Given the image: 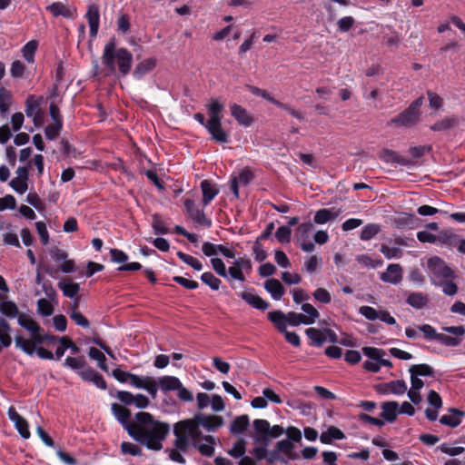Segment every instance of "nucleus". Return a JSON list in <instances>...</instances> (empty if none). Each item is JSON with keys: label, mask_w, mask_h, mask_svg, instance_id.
Segmentation results:
<instances>
[{"label": "nucleus", "mask_w": 465, "mask_h": 465, "mask_svg": "<svg viewBox=\"0 0 465 465\" xmlns=\"http://www.w3.org/2000/svg\"><path fill=\"white\" fill-rule=\"evenodd\" d=\"M25 114L27 117L33 118L35 125H37L42 120L39 104L32 99H27L26 101Z\"/></svg>", "instance_id": "43"}, {"label": "nucleus", "mask_w": 465, "mask_h": 465, "mask_svg": "<svg viewBox=\"0 0 465 465\" xmlns=\"http://www.w3.org/2000/svg\"><path fill=\"white\" fill-rule=\"evenodd\" d=\"M423 104V97L414 100L407 109L390 121V124L409 127L417 124L420 117V108Z\"/></svg>", "instance_id": "8"}, {"label": "nucleus", "mask_w": 465, "mask_h": 465, "mask_svg": "<svg viewBox=\"0 0 465 465\" xmlns=\"http://www.w3.org/2000/svg\"><path fill=\"white\" fill-rule=\"evenodd\" d=\"M223 109V104H221L218 100L213 99L207 104L208 111V120L207 121H219L223 119L222 112Z\"/></svg>", "instance_id": "39"}, {"label": "nucleus", "mask_w": 465, "mask_h": 465, "mask_svg": "<svg viewBox=\"0 0 465 465\" xmlns=\"http://www.w3.org/2000/svg\"><path fill=\"white\" fill-rule=\"evenodd\" d=\"M15 346L22 350L25 353L28 355H34V353H36L39 358L45 359V360H53L54 359V355L52 351L43 348L39 347L36 348V345H38L35 342H33V341L26 340L23 338L22 336L18 335L15 339Z\"/></svg>", "instance_id": "9"}, {"label": "nucleus", "mask_w": 465, "mask_h": 465, "mask_svg": "<svg viewBox=\"0 0 465 465\" xmlns=\"http://www.w3.org/2000/svg\"><path fill=\"white\" fill-rule=\"evenodd\" d=\"M254 429L253 440L256 442L268 443L272 439L281 437L284 432L287 433V440L292 443H300L302 439V431L294 426H289L286 430L281 425L271 426L267 420L256 419L252 422Z\"/></svg>", "instance_id": "2"}, {"label": "nucleus", "mask_w": 465, "mask_h": 465, "mask_svg": "<svg viewBox=\"0 0 465 465\" xmlns=\"http://www.w3.org/2000/svg\"><path fill=\"white\" fill-rule=\"evenodd\" d=\"M359 313L369 321H376L379 317V311L371 306H361Z\"/></svg>", "instance_id": "63"}, {"label": "nucleus", "mask_w": 465, "mask_h": 465, "mask_svg": "<svg viewBox=\"0 0 465 465\" xmlns=\"http://www.w3.org/2000/svg\"><path fill=\"white\" fill-rule=\"evenodd\" d=\"M406 303L415 310H423L428 307L430 298L421 292H411L406 293Z\"/></svg>", "instance_id": "20"}, {"label": "nucleus", "mask_w": 465, "mask_h": 465, "mask_svg": "<svg viewBox=\"0 0 465 465\" xmlns=\"http://www.w3.org/2000/svg\"><path fill=\"white\" fill-rule=\"evenodd\" d=\"M184 207L187 214L195 223L205 228L212 226V220L206 217L203 209H199L195 206L193 200L187 199L184 202Z\"/></svg>", "instance_id": "13"}, {"label": "nucleus", "mask_w": 465, "mask_h": 465, "mask_svg": "<svg viewBox=\"0 0 465 465\" xmlns=\"http://www.w3.org/2000/svg\"><path fill=\"white\" fill-rule=\"evenodd\" d=\"M268 318L280 332L283 333L287 331L289 325L287 313L285 314L282 311H273L268 313Z\"/></svg>", "instance_id": "27"}, {"label": "nucleus", "mask_w": 465, "mask_h": 465, "mask_svg": "<svg viewBox=\"0 0 465 465\" xmlns=\"http://www.w3.org/2000/svg\"><path fill=\"white\" fill-rule=\"evenodd\" d=\"M246 451V443L242 439H239L232 447L231 450H228V454L235 459L241 458L245 454Z\"/></svg>", "instance_id": "58"}, {"label": "nucleus", "mask_w": 465, "mask_h": 465, "mask_svg": "<svg viewBox=\"0 0 465 465\" xmlns=\"http://www.w3.org/2000/svg\"><path fill=\"white\" fill-rule=\"evenodd\" d=\"M102 64L108 74H115L118 69L122 75H126L132 68L133 55L125 48H117L114 40H111L104 47Z\"/></svg>", "instance_id": "3"}, {"label": "nucleus", "mask_w": 465, "mask_h": 465, "mask_svg": "<svg viewBox=\"0 0 465 465\" xmlns=\"http://www.w3.org/2000/svg\"><path fill=\"white\" fill-rule=\"evenodd\" d=\"M201 190L203 193V205L207 206L219 193V190L215 184L208 180L201 183Z\"/></svg>", "instance_id": "24"}, {"label": "nucleus", "mask_w": 465, "mask_h": 465, "mask_svg": "<svg viewBox=\"0 0 465 465\" xmlns=\"http://www.w3.org/2000/svg\"><path fill=\"white\" fill-rule=\"evenodd\" d=\"M418 330L423 334L428 341H436L438 332L434 327L430 324H422L418 326Z\"/></svg>", "instance_id": "64"}, {"label": "nucleus", "mask_w": 465, "mask_h": 465, "mask_svg": "<svg viewBox=\"0 0 465 465\" xmlns=\"http://www.w3.org/2000/svg\"><path fill=\"white\" fill-rule=\"evenodd\" d=\"M250 420L248 415H241L234 419L230 425V430L233 434L242 433L249 426Z\"/></svg>", "instance_id": "44"}, {"label": "nucleus", "mask_w": 465, "mask_h": 465, "mask_svg": "<svg viewBox=\"0 0 465 465\" xmlns=\"http://www.w3.org/2000/svg\"><path fill=\"white\" fill-rule=\"evenodd\" d=\"M47 10L54 16L62 15L66 18H73L74 16V12L60 2L54 3L47 6Z\"/></svg>", "instance_id": "42"}, {"label": "nucleus", "mask_w": 465, "mask_h": 465, "mask_svg": "<svg viewBox=\"0 0 465 465\" xmlns=\"http://www.w3.org/2000/svg\"><path fill=\"white\" fill-rule=\"evenodd\" d=\"M37 312L39 314L47 317L53 314L54 306L50 301L42 298L37 302Z\"/></svg>", "instance_id": "59"}, {"label": "nucleus", "mask_w": 465, "mask_h": 465, "mask_svg": "<svg viewBox=\"0 0 465 465\" xmlns=\"http://www.w3.org/2000/svg\"><path fill=\"white\" fill-rule=\"evenodd\" d=\"M443 331L453 336L444 333H438L436 341L448 347H455L460 344L461 337L465 334V328L462 325L444 327Z\"/></svg>", "instance_id": "10"}, {"label": "nucleus", "mask_w": 465, "mask_h": 465, "mask_svg": "<svg viewBox=\"0 0 465 465\" xmlns=\"http://www.w3.org/2000/svg\"><path fill=\"white\" fill-rule=\"evenodd\" d=\"M181 381L175 376H163L158 379V385L162 391H174L181 388Z\"/></svg>", "instance_id": "34"}, {"label": "nucleus", "mask_w": 465, "mask_h": 465, "mask_svg": "<svg viewBox=\"0 0 465 465\" xmlns=\"http://www.w3.org/2000/svg\"><path fill=\"white\" fill-rule=\"evenodd\" d=\"M25 74V64L19 61L15 60L11 64L10 67V75L13 78H24Z\"/></svg>", "instance_id": "62"}, {"label": "nucleus", "mask_w": 465, "mask_h": 465, "mask_svg": "<svg viewBox=\"0 0 465 465\" xmlns=\"http://www.w3.org/2000/svg\"><path fill=\"white\" fill-rule=\"evenodd\" d=\"M194 420L199 429L203 427L207 431H214L223 424V418L216 415L196 414Z\"/></svg>", "instance_id": "18"}, {"label": "nucleus", "mask_w": 465, "mask_h": 465, "mask_svg": "<svg viewBox=\"0 0 465 465\" xmlns=\"http://www.w3.org/2000/svg\"><path fill=\"white\" fill-rule=\"evenodd\" d=\"M302 311L304 312L302 314L305 317L306 325L314 323L320 316L319 312L310 303H303Z\"/></svg>", "instance_id": "50"}, {"label": "nucleus", "mask_w": 465, "mask_h": 465, "mask_svg": "<svg viewBox=\"0 0 465 465\" xmlns=\"http://www.w3.org/2000/svg\"><path fill=\"white\" fill-rule=\"evenodd\" d=\"M65 367L70 368L73 371H76L77 372L83 370L87 364L83 356L81 357H70L68 356L64 362Z\"/></svg>", "instance_id": "52"}, {"label": "nucleus", "mask_w": 465, "mask_h": 465, "mask_svg": "<svg viewBox=\"0 0 465 465\" xmlns=\"http://www.w3.org/2000/svg\"><path fill=\"white\" fill-rule=\"evenodd\" d=\"M202 282L208 285L212 290L217 291L220 288V285L222 283L221 280L217 277H215L212 272H203L201 275Z\"/></svg>", "instance_id": "55"}, {"label": "nucleus", "mask_w": 465, "mask_h": 465, "mask_svg": "<svg viewBox=\"0 0 465 465\" xmlns=\"http://www.w3.org/2000/svg\"><path fill=\"white\" fill-rule=\"evenodd\" d=\"M152 226L156 234H167L169 232L168 228L158 213L153 214Z\"/></svg>", "instance_id": "60"}, {"label": "nucleus", "mask_w": 465, "mask_h": 465, "mask_svg": "<svg viewBox=\"0 0 465 465\" xmlns=\"http://www.w3.org/2000/svg\"><path fill=\"white\" fill-rule=\"evenodd\" d=\"M383 393L402 395L407 391V384L403 380H395L383 385Z\"/></svg>", "instance_id": "37"}, {"label": "nucleus", "mask_w": 465, "mask_h": 465, "mask_svg": "<svg viewBox=\"0 0 465 465\" xmlns=\"http://www.w3.org/2000/svg\"><path fill=\"white\" fill-rule=\"evenodd\" d=\"M305 333L307 337L312 341V344L314 346L320 347L326 341L323 331L316 328H308L306 329Z\"/></svg>", "instance_id": "47"}, {"label": "nucleus", "mask_w": 465, "mask_h": 465, "mask_svg": "<svg viewBox=\"0 0 465 465\" xmlns=\"http://www.w3.org/2000/svg\"><path fill=\"white\" fill-rule=\"evenodd\" d=\"M173 433L174 446L183 451L187 450L191 445L197 444L202 435L194 418L177 422L174 425Z\"/></svg>", "instance_id": "4"}, {"label": "nucleus", "mask_w": 465, "mask_h": 465, "mask_svg": "<svg viewBox=\"0 0 465 465\" xmlns=\"http://www.w3.org/2000/svg\"><path fill=\"white\" fill-rule=\"evenodd\" d=\"M58 288L63 292V294L68 298H74L77 296L80 286L78 283L72 282L69 279H64L58 282Z\"/></svg>", "instance_id": "35"}, {"label": "nucleus", "mask_w": 465, "mask_h": 465, "mask_svg": "<svg viewBox=\"0 0 465 465\" xmlns=\"http://www.w3.org/2000/svg\"><path fill=\"white\" fill-rule=\"evenodd\" d=\"M340 211L335 208L321 209L315 213L313 221L317 224H325L335 220L340 215Z\"/></svg>", "instance_id": "30"}, {"label": "nucleus", "mask_w": 465, "mask_h": 465, "mask_svg": "<svg viewBox=\"0 0 465 465\" xmlns=\"http://www.w3.org/2000/svg\"><path fill=\"white\" fill-rule=\"evenodd\" d=\"M462 413L457 410H450V413L444 414L440 417V422L451 428H455L461 423Z\"/></svg>", "instance_id": "41"}, {"label": "nucleus", "mask_w": 465, "mask_h": 465, "mask_svg": "<svg viewBox=\"0 0 465 465\" xmlns=\"http://www.w3.org/2000/svg\"><path fill=\"white\" fill-rule=\"evenodd\" d=\"M460 238L451 231H442L437 235V244L450 245V247H456L460 242Z\"/></svg>", "instance_id": "40"}, {"label": "nucleus", "mask_w": 465, "mask_h": 465, "mask_svg": "<svg viewBox=\"0 0 465 465\" xmlns=\"http://www.w3.org/2000/svg\"><path fill=\"white\" fill-rule=\"evenodd\" d=\"M9 420L14 423L15 429L23 439H29L31 432L29 424L15 410L14 406H10L7 411Z\"/></svg>", "instance_id": "14"}, {"label": "nucleus", "mask_w": 465, "mask_h": 465, "mask_svg": "<svg viewBox=\"0 0 465 465\" xmlns=\"http://www.w3.org/2000/svg\"><path fill=\"white\" fill-rule=\"evenodd\" d=\"M238 295L249 305L258 310H266L269 307V303L262 300L260 296L251 292H242Z\"/></svg>", "instance_id": "26"}, {"label": "nucleus", "mask_w": 465, "mask_h": 465, "mask_svg": "<svg viewBox=\"0 0 465 465\" xmlns=\"http://www.w3.org/2000/svg\"><path fill=\"white\" fill-rule=\"evenodd\" d=\"M158 381L155 382L152 377L140 376V381L135 384L136 389L145 390L153 399H155L158 392Z\"/></svg>", "instance_id": "31"}, {"label": "nucleus", "mask_w": 465, "mask_h": 465, "mask_svg": "<svg viewBox=\"0 0 465 465\" xmlns=\"http://www.w3.org/2000/svg\"><path fill=\"white\" fill-rule=\"evenodd\" d=\"M177 256L180 260H182L184 263L188 264L189 266L193 267L196 271H201L203 269L202 262L195 257L186 254L183 252H178Z\"/></svg>", "instance_id": "57"}, {"label": "nucleus", "mask_w": 465, "mask_h": 465, "mask_svg": "<svg viewBox=\"0 0 465 465\" xmlns=\"http://www.w3.org/2000/svg\"><path fill=\"white\" fill-rule=\"evenodd\" d=\"M399 413V404L396 401H386L381 404V417L388 422H393Z\"/></svg>", "instance_id": "29"}, {"label": "nucleus", "mask_w": 465, "mask_h": 465, "mask_svg": "<svg viewBox=\"0 0 465 465\" xmlns=\"http://www.w3.org/2000/svg\"><path fill=\"white\" fill-rule=\"evenodd\" d=\"M344 438L345 434L335 426H329L320 435V440L323 444H331L335 440H343Z\"/></svg>", "instance_id": "32"}, {"label": "nucleus", "mask_w": 465, "mask_h": 465, "mask_svg": "<svg viewBox=\"0 0 465 465\" xmlns=\"http://www.w3.org/2000/svg\"><path fill=\"white\" fill-rule=\"evenodd\" d=\"M18 324L30 333V341L37 344H43L45 341L54 342L56 337L48 335L41 328L39 323L31 316L21 313L17 320Z\"/></svg>", "instance_id": "6"}, {"label": "nucleus", "mask_w": 465, "mask_h": 465, "mask_svg": "<svg viewBox=\"0 0 465 465\" xmlns=\"http://www.w3.org/2000/svg\"><path fill=\"white\" fill-rule=\"evenodd\" d=\"M381 231V226L377 223H369L365 225L360 234L362 241H369L376 236Z\"/></svg>", "instance_id": "51"}, {"label": "nucleus", "mask_w": 465, "mask_h": 465, "mask_svg": "<svg viewBox=\"0 0 465 465\" xmlns=\"http://www.w3.org/2000/svg\"><path fill=\"white\" fill-rule=\"evenodd\" d=\"M0 313L8 318H17L21 314L17 305L11 301H3L0 302Z\"/></svg>", "instance_id": "46"}, {"label": "nucleus", "mask_w": 465, "mask_h": 465, "mask_svg": "<svg viewBox=\"0 0 465 465\" xmlns=\"http://www.w3.org/2000/svg\"><path fill=\"white\" fill-rule=\"evenodd\" d=\"M264 288L275 301L281 300L284 294V288L277 279L267 280L264 282Z\"/></svg>", "instance_id": "33"}, {"label": "nucleus", "mask_w": 465, "mask_h": 465, "mask_svg": "<svg viewBox=\"0 0 465 465\" xmlns=\"http://www.w3.org/2000/svg\"><path fill=\"white\" fill-rule=\"evenodd\" d=\"M275 447L279 450L281 454L289 460H295L299 459V454L294 450V444L290 440L283 439L277 441Z\"/></svg>", "instance_id": "25"}, {"label": "nucleus", "mask_w": 465, "mask_h": 465, "mask_svg": "<svg viewBox=\"0 0 465 465\" xmlns=\"http://www.w3.org/2000/svg\"><path fill=\"white\" fill-rule=\"evenodd\" d=\"M62 127H63L62 121H56V123L54 122V123L48 124L45 130L46 138L48 140L56 139L60 134Z\"/></svg>", "instance_id": "56"}, {"label": "nucleus", "mask_w": 465, "mask_h": 465, "mask_svg": "<svg viewBox=\"0 0 465 465\" xmlns=\"http://www.w3.org/2000/svg\"><path fill=\"white\" fill-rule=\"evenodd\" d=\"M313 225L311 223H301L296 230V238L300 248L305 252H312L315 249L314 243L310 240Z\"/></svg>", "instance_id": "11"}, {"label": "nucleus", "mask_w": 465, "mask_h": 465, "mask_svg": "<svg viewBox=\"0 0 465 465\" xmlns=\"http://www.w3.org/2000/svg\"><path fill=\"white\" fill-rule=\"evenodd\" d=\"M362 353L368 358L363 363L364 369L371 372H378L381 370L379 360L381 356L385 355L384 351L374 347H363Z\"/></svg>", "instance_id": "12"}, {"label": "nucleus", "mask_w": 465, "mask_h": 465, "mask_svg": "<svg viewBox=\"0 0 465 465\" xmlns=\"http://www.w3.org/2000/svg\"><path fill=\"white\" fill-rule=\"evenodd\" d=\"M231 114L237 121V123L241 125L248 127L252 123V118L248 114L247 110L242 106L232 104L230 105Z\"/></svg>", "instance_id": "22"}, {"label": "nucleus", "mask_w": 465, "mask_h": 465, "mask_svg": "<svg viewBox=\"0 0 465 465\" xmlns=\"http://www.w3.org/2000/svg\"><path fill=\"white\" fill-rule=\"evenodd\" d=\"M88 355L92 360L97 361V365L101 370H103L104 371H108V367L106 365V357L103 351H101L95 347H91L89 349Z\"/></svg>", "instance_id": "49"}, {"label": "nucleus", "mask_w": 465, "mask_h": 465, "mask_svg": "<svg viewBox=\"0 0 465 465\" xmlns=\"http://www.w3.org/2000/svg\"><path fill=\"white\" fill-rule=\"evenodd\" d=\"M411 374V389L408 397L413 404H420L422 397L420 391L424 386L422 377L433 376V369L428 364H413L409 369Z\"/></svg>", "instance_id": "5"}, {"label": "nucleus", "mask_w": 465, "mask_h": 465, "mask_svg": "<svg viewBox=\"0 0 465 465\" xmlns=\"http://www.w3.org/2000/svg\"><path fill=\"white\" fill-rule=\"evenodd\" d=\"M206 130L210 134L213 140L220 143H226L230 141L229 134L223 130L222 120L219 121H207Z\"/></svg>", "instance_id": "17"}, {"label": "nucleus", "mask_w": 465, "mask_h": 465, "mask_svg": "<svg viewBox=\"0 0 465 465\" xmlns=\"http://www.w3.org/2000/svg\"><path fill=\"white\" fill-rule=\"evenodd\" d=\"M85 17L87 19L89 28H90V36L92 38H95L99 29V21H100V14L99 8L96 5L92 4L88 6V10L86 12Z\"/></svg>", "instance_id": "21"}, {"label": "nucleus", "mask_w": 465, "mask_h": 465, "mask_svg": "<svg viewBox=\"0 0 465 465\" xmlns=\"http://www.w3.org/2000/svg\"><path fill=\"white\" fill-rule=\"evenodd\" d=\"M12 96L10 92L4 87L0 88V112L5 114L9 111L11 105Z\"/></svg>", "instance_id": "53"}, {"label": "nucleus", "mask_w": 465, "mask_h": 465, "mask_svg": "<svg viewBox=\"0 0 465 465\" xmlns=\"http://www.w3.org/2000/svg\"><path fill=\"white\" fill-rule=\"evenodd\" d=\"M10 332L9 323L4 318H0V352L3 348H7L12 344Z\"/></svg>", "instance_id": "36"}, {"label": "nucleus", "mask_w": 465, "mask_h": 465, "mask_svg": "<svg viewBox=\"0 0 465 465\" xmlns=\"http://www.w3.org/2000/svg\"><path fill=\"white\" fill-rule=\"evenodd\" d=\"M15 174L16 176L9 182V185L15 193L24 194L28 190L29 174L27 169L18 166Z\"/></svg>", "instance_id": "15"}, {"label": "nucleus", "mask_w": 465, "mask_h": 465, "mask_svg": "<svg viewBox=\"0 0 465 465\" xmlns=\"http://www.w3.org/2000/svg\"><path fill=\"white\" fill-rule=\"evenodd\" d=\"M427 269L430 282L434 285H438L443 280L455 278L454 272L439 256H432L427 260Z\"/></svg>", "instance_id": "7"}, {"label": "nucleus", "mask_w": 465, "mask_h": 465, "mask_svg": "<svg viewBox=\"0 0 465 465\" xmlns=\"http://www.w3.org/2000/svg\"><path fill=\"white\" fill-rule=\"evenodd\" d=\"M427 401H428V403L432 408H427L425 410L426 418L429 420H432V421L436 420L437 418H438V411L442 406L441 398H440V394L438 392H436L435 391L431 390V391H429V394H428V397H427Z\"/></svg>", "instance_id": "19"}, {"label": "nucleus", "mask_w": 465, "mask_h": 465, "mask_svg": "<svg viewBox=\"0 0 465 465\" xmlns=\"http://www.w3.org/2000/svg\"><path fill=\"white\" fill-rule=\"evenodd\" d=\"M156 65V61L153 58H147L140 62L134 68V76L136 79L142 78L144 74L151 72Z\"/></svg>", "instance_id": "38"}, {"label": "nucleus", "mask_w": 465, "mask_h": 465, "mask_svg": "<svg viewBox=\"0 0 465 465\" xmlns=\"http://www.w3.org/2000/svg\"><path fill=\"white\" fill-rule=\"evenodd\" d=\"M248 90L254 95L261 96L276 106H282L281 102L274 99L267 91L253 85H248Z\"/></svg>", "instance_id": "54"}, {"label": "nucleus", "mask_w": 465, "mask_h": 465, "mask_svg": "<svg viewBox=\"0 0 465 465\" xmlns=\"http://www.w3.org/2000/svg\"><path fill=\"white\" fill-rule=\"evenodd\" d=\"M402 267L400 264L391 263L385 272L380 274V279L383 282L398 285L402 281Z\"/></svg>", "instance_id": "16"}, {"label": "nucleus", "mask_w": 465, "mask_h": 465, "mask_svg": "<svg viewBox=\"0 0 465 465\" xmlns=\"http://www.w3.org/2000/svg\"><path fill=\"white\" fill-rule=\"evenodd\" d=\"M380 251L389 260L399 259L402 256V250L398 247H390L386 244H381Z\"/></svg>", "instance_id": "61"}, {"label": "nucleus", "mask_w": 465, "mask_h": 465, "mask_svg": "<svg viewBox=\"0 0 465 465\" xmlns=\"http://www.w3.org/2000/svg\"><path fill=\"white\" fill-rule=\"evenodd\" d=\"M21 167H25L27 169V173L34 175L35 169L36 171V177L40 178L45 172V161L44 156L42 154H35L31 160H29L25 165Z\"/></svg>", "instance_id": "23"}, {"label": "nucleus", "mask_w": 465, "mask_h": 465, "mask_svg": "<svg viewBox=\"0 0 465 465\" xmlns=\"http://www.w3.org/2000/svg\"><path fill=\"white\" fill-rule=\"evenodd\" d=\"M38 43L35 40H31L26 43L22 48V54L25 61L29 64L35 62V54L37 50Z\"/></svg>", "instance_id": "48"}, {"label": "nucleus", "mask_w": 465, "mask_h": 465, "mask_svg": "<svg viewBox=\"0 0 465 465\" xmlns=\"http://www.w3.org/2000/svg\"><path fill=\"white\" fill-rule=\"evenodd\" d=\"M112 376L121 383H129L135 388V384L140 381V376L123 371L119 368L113 370Z\"/></svg>", "instance_id": "28"}, {"label": "nucleus", "mask_w": 465, "mask_h": 465, "mask_svg": "<svg viewBox=\"0 0 465 465\" xmlns=\"http://www.w3.org/2000/svg\"><path fill=\"white\" fill-rule=\"evenodd\" d=\"M111 410L134 440L150 450H159L163 448V440L170 430L168 424L153 420L148 412H138L135 415L136 422H130L131 411L118 403H112Z\"/></svg>", "instance_id": "1"}, {"label": "nucleus", "mask_w": 465, "mask_h": 465, "mask_svg": "<svg viewBox=\"0 0 465 465\" xmlns=\"http://www.w3.org/2000/svg\"><path fill=\"white\" fill-rule=\"evenodd\" d=\"M193 446L197 447L199 451L204 456H212L214 452L213 440L211 436L201 437V440L197 441V444H193Z\"/></svg>", "instance_id": "45"}]
</instances>
